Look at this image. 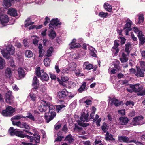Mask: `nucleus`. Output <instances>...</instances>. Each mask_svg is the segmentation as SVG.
I'll use <instances>...</instances> for the list:
<instances>
[{"label":"nucleus","instance_id":"nucleus-56","mask_svg":"<svg viewBox=\"0 0 145 145\" xmlns=\"http://www.w3.org/2000/svg\"><path fill=\"white\" fill-rule=\"evenodd\" d=\"M0 51L1 52V54L4 57H6L7 56L8 54L5 52L4 50L2 49H0Z\"/></svg>","mask_w":145,"mask_h":145},{"label":"nucleus","instance_id":"nucleus-45","mask_svg":"<svg viewBox=\"0 0 145 145\" xmlns=\"http://www.w3.org/2000/svg\"><path fill=\"white\" fill-rule=\"evenodd\" d=\"M65 106L63 104H61L57 106L56 110L58 112H59V111L61 110L63 108L65 107Z\"/></svg>","mask_w":145,"mask_h":145},{"label":"nucleus","instance_id":"nucleus-34","mask_svg":"<svg viewBox=\"0 0 145 145\" xmlns=\"http://www.w3.org/2000/svg\"><path fill=\"white\" fill-rule=\"evenodd\" d=\"M25 56L28 58H31L33 56L32 52L29 50H26L25 52Z\"/></svg>","mask_w":145,"mask_h":145},{"label":"nucleus","instance_id":"nucleus-51","mask_svg":"<svg viewBox=\"0 0 145 145\" xmlns=\"http://www.w3.org/2000/svg\"><path fill=\"white\" fill-rule=\"evenodd\" d=\"M93 108H94L95 109V110H94V109H93V111L90 114V116L91 117L90 118V119H94V120H95V119H94V116L95 113V111L96 110V108L94 107H93Z\"/></svg>","mask_w":145,"mask_h":145},{"label":"nucleus","instance_id":"nucleus-48","mask_svg":"<svg viewBox=\"0 0 145 145\" xmlns=\"http://www.w3.org/2000/svg\"><path fill=\"white\" fill-rule=\"evenodd\" d=\"M128 84L129 85V87L127 88L126 89L127 91L129 93H132L133 92H134V89L131 87V86H132L133 85L129 84Z\"/></svg>","mask_w":145,"mask_h":145},{"label":"nucleus","instance_id":"nucleus-52","mask_svg":"<svg viewBox=\"0 0 145 145\" xmlns=\"http://www.w3.org/2000/svg\"><path fill=\"white\" fill-rule=\"evenodd\" d=\"M13 125H16L18 127H20V125L21 124V122L20 121H12Z\"/></svg>","mask_w":145,"mask_h":145},{"label":"nucleus","instance_id":"nucleus-32","mask_svg":"<svg viewBox=\"0 0 145 145\" xmlns=\"http://www.w3.org/2000/svg\"><path fill=\"white\" fill-rule=\"evenodd\" d=\"M31 19L30 17H29L25 21V22L26 23L25 24V27H27L34 24V22L31 21Z\"/></svg>","mask_w":145,"mask_h":145},{"label":"nucleus","instance_id":"nucleus-4","mask_svg":"<svg viewBox=\"0 0 145 145\" xmlns=\"http://www.w3.org/2000/svg\"><path fill=\"white\" fill-rule=\"evenodd\" d=\"M14 97L11 91H8L5 94V100L6 102L9 105H12L14 103Z\"/></svg>","mask_w":145,"mask_h":145},{"label":"nucleus","instance_id":"nucleus-47","mask_svg":"<svg viewBox=\"0 0 145 145\" xmlns=\"http://www.w3.org/2000/svg\"><path fill=\"white\" fill-rule=\"evenodd\" d=\"M49 35V37L51 38L52 39H53L56 36V34L54 31H52L50 32Z\"/></svg>","mask_w":145,"mask_h":145},{"label":"nucleus","instance_id":"nucleus-8","mask_svg":"<svg viewBox=\"0 0 145 145\" xmlns=\"http://www.w3.org/2000/svg\"><path fill=\"white\" fill-rule=\"evenodd\" d=\"M33 136H29L31 137L29 138L27 137V138L30 140L31 142H33V140H35V143L38 144H39L40 142V136L38 134H35L33 135Z\"/></svg>","mask_w":145,"mask_h":145},{"label":"nucleus","instance_id":"nucleus-61","mask_svg":"<svg viewBox=\"0 0 145 145\" xmlns=\"http://www.w3.org/2000/svg\"><path fill=\"white\" fill-rule=\"evenodd\" d=\"M120 60L122 63L125 62H127L128 59L127 58H120Z\"/></svg>","mask_w":145,"mask_h":145},{"label":"nucleus","instance_id":"nucleus-59","mask_svg":"<svg viewBox=\"0 0 145 145\" xmlns=\"http://www.w3.org/2000/svg\"><path fill=\"white\" fill-rule=\"evenodd\" d=\"M69 71V70L67 68H65L63 69L61 71L62 74H67L68 72Z\"/></svg>","mask_w":145,"mask_h":145},{"label":"nucleus","instance_id":"nucleus-38","mask_svg":"<svg viewBox=\"0 0 145 145\" xmlns=\"http://www.w3.org/2000/svg\"><path fill=\"white\" fill-rule=\"evenodd\" d=\"M138 39L139 46L143 45L145 43V38L144 37H140Z\"/></svg>","mask_w":145,"mask_h":145},{"label":"nucleus","instance_id":"nucleus-12","mask_svg":"<svg viewBox=\"0 0 145 145\" xmlns=\"http://www.w3.org/2000/svg\"><path fill=\"white\" fill-rule=\"evenodd\" d=\"M76 39H74L70 43L69 45L70 46V49H74L75 48H77L80 47L81 45L80 44L76 43Z\"/></svg>","mask_w":145,"mask_h":145},{"label":"nucleus","instance_id":"nucleus-50","mask_svg":"<svg viewBox=\"0 0 145 145\" xmlns=\"http://www.w3.org/2000/svg\"><path fill=\"white\" fill-rule=\"evenodd\" d=\"M29 96L32 101H35L36 97L34 93H30L29 94Z\"/></svg>","mask_w":145,"mask_h":145},{"label":"nucleus","instance_id":"nucleus-46","mask_svg":"<svg viewBox=\"0 0 145 145\" xmlns=\"http://www.w3.org/2000/svg\"><path fill=\"white\" fill-rule=\"evenodd\" d=\"M108 13L107 12L105 13L103 12H101L99 13V16L101 17L106 18L108 15Z\"/></svg>","mask_w":145,"mask_h":145},{"label":"nucleus","instance_id":"nucleus-36","mask_svg":"<svg viewBox=\"0 0 145 145\" xmlns=\"http://www.w3.org/2000/svg\"><path fill=\"white\" fill-rule=\"evenodd\" d=\"M5 60L0 57V70L3 69L5 66Z\"/></svg>","mask_w":145,"mask_h":145},{"label":"nucleus","instance_id":"nucleus-13","mask_svg":"<svg viewBox=\"0 0 145 145\" xmlns=\"http://www.w3.org/2000/svg\"><path fill=\"white\" fill-rule=\"evenodd\" d=\"M14 0H3V5L6 9H7L12 5V2Z\"/></svg>","mask_w":145,"mask_h":145},{"label":"nucleus","instance_id":"nucleus-40","mask_svg":"<svg viewBox=\"0 0 145 145\" xmlns=\"http://www.w3.org/2000/svg\"><path fill=\"white\" fill-rule=\"evenodd\" d=\"M35 121V123L40 124L42 122V119L40 116H38L35 119V121Z\"/></svg>","mask_w":145,"mask_h":145},{"label":"nucleus","instance_id":"nucleus-3","mask_svg":"<svg viewBox=\"0 0 145 145\" xmlns=\"http://www.w3.org/2000/svg\"><path fill=\"white\" fill-rule=\"evenodd\" d=\"M130 138H129L126 136H120L118 137V140L120 142H124L127 143L134 142L137 145H144L142 143L140 142L134 140H131Z\"/></svg>","mask_w":145,"mask_h":145},{"label":"nucleus","instance_id":"nucleus-27","mask_svg":"<svg viewBox=\"0 0 145 145\" xmlns=\"http://www.w3.org/2000/svg\"><path fill=\"white\" fill-rule=\"evenodd\" d=\"M80 119L83 122H88L90 121V119L86 116V114L84 112L82 114L80 117Z\"/></svg>","mask_w":145,"mask_h":145},{"label":"nucleus","instance_id":"nucleus-53","mask_svg":"<svg viewBox=\"0 0 145 145\" xmlns=\"http://www.w3.org/2000/svg\"><path fill=\"white\" fill-rule=\"evenodd\" d=\"M118 38L119 39L121 40L120 42L122 45L123 44L125 43L126 39L125 38L119 37Z\"/></svg>","mask_w":145,"mask_h":145},{"label":"nucleus","instance_id":"nucleus-54","mask_svg":"<svg viewBox=\"0 0 145 145\" xmlns=\"http://www.w3.org/2000/svg\"><path fill=\"white\" fill-rule=\"evenodd\" d=\"M55 69L57 73H59L60 72V70L59 69L58 64H57V63L55 67Z\"/></svg>","mask_w":145,"mask_h":145},{"label":"nucleus","instance_id":"nucleus-55","mask_svg":"<svg viewBox=\"0 0 145 145\" xmlns=\"http://www.w3.org/2000/svg\"><path fill=\"white\" fill-rule=\"evenodd\" d=\"M137 94L138 96H144L145 95V89L143 90H141L138 92Z\"/></svg>","mask_w":145,"mask_h":145},{"label":"nucleus","instance_id":"nucleus-6","mask_svg":"<svg viewBox=\"0 0 145 145\" xmlns=\"http://www.w3.org/2000/svg\"><path fill=\"white\" fill-rule=\"evenodd\" d=\"M32 85L33 88L31 89V92L36 91L39 86V81L36 76H34L33 78Z\"/></svg>","mask_w":145,"mask_h":145},{"label":"nucleus","instance_id":"nucleus-5","mask_svg":"<svg viewBox=\"0 0 145 145\" xmlns=\"http://www.w3.org/2000/svg\"><path fill=\"white\" fill-rule=\"evenodd\" d=\"M132 21L129 20L127 19L123 28V31L126 35H128L129 32L132 30Z\"/></svg>","mask_w":145,"mask_h":145},{"label":"nucleus","instance_id":"nucleus-23","mask_svg":"<svg viewBox=\"0 0 145 145\" xmlns=\"http://www.w3.org/2000/svg\"><path fill=\"white\" fill-rule=\"evenodd\" d=\"M93 66L92 64L89 63L88 61L84 62L83 66V68L87 70H90L93 69Z\"/></svg>","mask_w":145,"mask_h":145},{"label":"nucleus","instance_id":"nucleus-26","mask_svg":"<svg viewBox=\"0 0 145 145\" xmlns=\"http://www.w3.org/2000/svg\"><path fill=\"white\" fill-rule=\"evenodd\" d=\"M131 44L130 42H128L125 44V51L128 54H129L130 53L131 49Z\"/></svg>","mask_w":145,"mask_h":145},{"label":"nucleus","instance_id":"nucleus-11","mask_svg":"<svg viewBox=\"0 0 145 145\" xmlns=\"http://www.w3.org/2000/svg\"><path fill=\"white\" fill-rule=\"evenodd\" d=\"M68 94V92L65 89H64L58 92L57 97L59 99L65 98Z\"/></svg>","mask_w":145,"mask_h":145},{"label":"nucleus","instance_id":"nucleus-24","mask_svg":"<svg viewBox=\"0 0 145 145\" xmlns=\"http://www.w3.org/2000/svg\"><path fill=\"white\" fill-rule=\"evenodd\" d=\"M89 48L90 50V55L93 57L96 58L97 57V56L96 54L97 51L95 50V49L92 47H89Z\"/></svg>","mask_w":145,"mask_h":145},{"label":"nucleus","instance_id":"nucleus-2","mask_svg":"<svg viewBox=\"0 0 145 145\" xmlns=\"http://www.w3.org/2000/svg\"><path fill=\"white\" fill-rule=\"evenodd\" d=\"M40 67L36 68V74L38 77H40L41 80L44 82H47L49 79V78L48 74L44 72V71L40 70Z\"/></svg>","mask_w":145,"mask_h":145},{"label":"nucleus","instance_id":"nucleus-37","mask_svg":"<svg viewBox=\"0 0 145 145\" xmlns=\"http://www.w3.org/2000/svg\"><path fill=\"white\" fill-rule=\"evenodd\" d=\"M29 118L31 120L34 121H35V117L30 112H28L27 113V115L26 116H24V118Z\"/></svg>","mask_w":145,"mask_h":145},{"label":"nucleus","instance_id":"nucleus-42","mask_svg":"<svg viewBox=\"0 0 145 145\" xmlns=\"http://www.w3.org/2000/svg\"><path fill=\"white\" fill-rule=\"evenodd\" d=\"M2 115L4 117H10L8 111L6 108L5 110H3L1 112Z\"/></svg>","mask_w":145,"mask_h":145},{"label":"nucleus","instance_id":"nucleus-44","mask_svg":"<svg viewBox=\"0 0 145 145\" xmlns=\"http://www.w3.org/2000/svg\"><path fill=\"white\" fill-rule=\"evenodd\" d=\"M21 118H24V116H23L21 114H18L13 117L12 118V119H13L14 120H19Z\"/></svg>","mask_w":145,"mask_h":145},{"label":"nucleus","instance_id":"nucleus-22","mask_svg":"<svg viewBox=\"0 0 145 145\" xmlns=\"http://www.w3.org/2000/svg\"><path fill=\"white\" fill-rule=\"evenodd\" d=\"M8 13L12 16L15 17L17 16V11L15 9L10 8L8 10Z\"/></svg>","mask_w":145,"mask_h":145},{"label":"nucleus","instance_id":"nucleus-9","mask_svg":"<svg viewBox=\"0 0 145 145\" xmlns=\"http://www.w3.org/2000/svg\"><path fill=\"white\" fill-rule=\"evenodd\" d=\"M61 24V23L58 20V18H56L55 19H52L50 21L49 24V27H51V26H57Z\"/></svg>","mask_w":145,"mask_h":145},{"label":"nucleus","instance_id":"nucleus-35","mask_svg":"<svg viewBox=\"0 0 145 145\" xmlns=\"http://www.w3.org/2000/svg\"><path fill=\"white\" fill-rule=\"evenodd\" d=\"M21 123L20 128H24L28 130L30 129V128L27 123L26 122H21Z\"/></svg>","mask_w":145,"mask_h":145},{"label":"nucleus","instance_id":"nucleus-60","mask_svg":"<svg viewBox=\"0 0 145 145\" xmlns=\"http://www.w3.org/2000/svg\"><path fill=\"white\" fill-rule=\"evenodd\" d=\"M23 44L25 47L29 46V45L28 44L27 41L26 39H24L23 40Z\"/></svg>","mask_w":145,"mask_h":145},{"label":"nucleus","instance_id":"nucleus-29","mask_svg":"<svg viewBox=\"0 0 145 145\" xmlns=\"http://www.w3.org/2000/svg\"><path fill=\"white\" fill-rule=\"evenodd\" d=\"M19 77L20 78H23L25 76L24 69L22 68H19L18 70Z\"/></svg>","mask_w":145,"mask_h":145},{"label":"nucleus","instance_id":"nucleus-31","mask_svg":"<svg viewBox=\"0 0 145 145\" xmlns=\"http://www.w3.org/2000/svg\"><path fill=\"white\" fill-rule=\"evenodd\" d=\"M104 7L105 9L109 12H111L112 11V7L108 3H105L104 5Z\"/></svg>","mask_w":145,"mask_h":145},{"label":"nucleus","instance_id":"nucleus-39","mask_svg":"<svg viewBox=\"0 0 145 145\" xmlns=\"http://www.w3.org/2000/svg\"><path fill=\"white\" fill-rule=\"evenodd\" d=\"M138 21V23L140 24L143 22L144 20V15L142 14H139Z\"/></svg>","mask_w":145,"mask_h":145},{"label":"nucleus","instance_id":"nucleus-43","mask_svg":"<svg viewBox=\"0 0 145 145\" xmlns=\"http://www.w3.org/2000/svg\"><path fill=\"white\" fill-rule=\"evenodd\" d=\"M53 50V48L52 47L50 48L47 50L46 56L48 57H49L51 56V54Z\"/></svg>","mask_w":145,"mask_h":145},{"label":"nucleus","instance_id":"nucleus-17","mask_svg":"<svg viewBox=\"0 0 145 145\" xmlns=\"http://www.w3.org/2000/svg\"><path fill=\"white\" fill-rule=\"evenodd\" d=\"M4 74L6 78H10L12 76V71L11 69L9 68L6 69L5 70Z\"/></svg>","mask_w":145,"mask_h":145},{"label":"nucleus","instance_id":"nucleus-49","mask_svg":"<svg viewBox=\"0 0 145 145\" xmlns=\"http://www.w3.org/2000/svg\"><path fill=\"white\" fill-rule=\"evenodd\" d=\"M106 139V140H109L110 141H112L114 140V139L113 138V136L111 134L107 136Z\"/></svg>","mask_w":145,"mask_h":145},{"label":"nucleus","instance_id":"nucleus-15","mask_svg":"<svg viewBox=\"0 0 145 145\" xmlns=\"http://www.w3.org/2000/svg\"><path fill=\"white\" fill-rule=\"evenodd\" d=\"M16 133L15 135L18 136L19 137L22 138H24V137H26L27 138V137H28L29 138L31 137H29V136L27 135L23 134V133L22 131H20L19 129H17Z\"/></svg>","mask_w":145,"mask_h":145},{"label":"nucleus","instance_id":"nucleus-28","mask_svg":"<svg viewBox=\"0 0 145 145\" xmlns=\"http://www.w3.org/2000/svg\"><path fill=\"white\" fill-rule=\"evenodd\" d=\"M65 140L66 141H68V142L70 144L74 141L73 136L71 134L68 135L65 138Z\"/></svg>","mask_w":145,"mask_h":145},{"label":"nucleus","instance_id":"nucleus-16","mask_svg":"<svg viewBox=\"0 0 145 145\" xmlns=\"http://www.w3.org/2000/svg\"><path fill=\"white\" fill-rule=\"evenodd\" d=\"M110 101H111V103H110V101L109 102V103H110L111 106H112L113 105H114L118 107L120 106L121 104V102L120 101V102L118 100L114 98H112L110 99Z\"/></svg>","mask_w":145,"mask_h":145},{"label":"nucleus","instance_id":"nucleus-14","mask_svg":"<svg viewBox=\"0 0 145 145\" xmlns=\"http://www.w3.org/2000/svg\"><path fill=\"white\" fill-rule=\"evenodd\" d=\"M143 118V117L142 116H138L135 117L132 120V124L135 125H139V122Z\"/></svg>","mask_w":145,"mask_h":145},{"label":"nucleus","instance_id":"nucleus-62","mask_svg":"<svg viewBox=\"0 0 145 145\" xmlns=\"http://www.w3.org/2000/svg\"><path fill=\"white\" fill-rule=\"evenodd\" d=\"M50 76L52 80H56V76L52 74L51 72H50Z\"/></svg>","mask_w":145,"mask_h":145},{"label":"nucleus","instance_id":"nucleus-20","mask_svg":"<svg viewBox=\"0 0 145 145\" xmlns=\"http://www.w3.org/2000/svg\"><path fill=\"white\" fill-rule=\"evenodd\" d=\"M6 108L8 111L10 117L12 116L15 111V109L10 106H7Z\"/></svg>","mask_w":145,"mask_h":145},{"label":"nucleus","instance_id":"nucleus-58","mask_svg":"<svg viewBox=\"0 0 145 145\" xmlns=\"http://www.w3.org/2000/svg\"><path fill=\"white\" fill-rule=\"evenodd\" d=\"M83 102L86 103L87 105H89L91 104L92 101L90 99H86Z\"/></svg>","mask_w":145,"mask_h":145},{"label":"nucleus","instance_id":"nucleus-7","mask_svg":"<svg viewBox=\"0 0 145 145\" xmlns=\"http://www.w3.org/2000/svg\"><path fill=\"white\" fill-rule=\"evenodd\" d=\"M0 21L3 25L6 26L7 25V23L9 21V18L7 15H1L0 16Z\"/></svg>","mask_w":145,"mask_h":145},{"label":"nucleus","instance_id":"nucleus-25","mask_svg":"<svg viewBox=\"0 0 145 145\" xmlns=\"http://www.w3.org/2000/svg\"><path fill=\"white\" fill-rule=\"evenodd\" d=\"M86 82H84L83 83L78 89V91L79 93H82L83 91L87 90V88L86 87Z\"/></svg>","mask_w":145,"mask_h":145},{"label":"nucleus","instance_id":"nucleus-19","mask_svg":"<svg viewBox=\"0 0 145 145\" xmlns=\"http://www.w3.org/2000/svg\"><path fill=\"white\" fill-rule=\"evenodd\" d=\"M139 84L137 83L136 84L133 85L131 86V87L133 88L134 90V92H138L141 91L142 89V86H139Z\"/></svg>","mask_w":145,"mask_h":145},{"label":"nucleus","instance_id":"nucleus-1","mask_svg":"<svg viewBox=\"0 0 145 145\" xmlns=\"http://www.w3.org/2000/svg\"><path fill=\"white\" fill-rule=\"evenodd\" d=\"M41 104L38 107L39 110L41 112H45L48 108H49V112L46 113L45 116L46 121L48 123L56 116V113L55 112V108L53 105H50V103L44 100L40 101Z\"/></svg>","mask_w":145,"mask_h":145},{"label":"nucleus","instance_id":"nucleus-33","mask_svg":"<svg viewBox=\"0 0 145 145\" xmlns=\"http://www.w3.org/2000/svg\"><path fill=\"white\" fill-rule=\"evenodd\" d=\"M61 133L62 132L60 131L57 133V135L58 137L56 139L54 142L56 141H60L62 139L64 138V137L61 135Z\"/></svg>","mask_w":145,"mask_h":145},{"label":"nucleus","instance_id":"nucleus-57","mask_svg":"<svg viewBox=\"0 0 145 145\" xmlns=\"http://www.w3.org/2000/svg\"><path fill=\"white\" fill-rule=\"evenodd\" d=\"M107 125L106 123L105 122L103 123V125L101 126V129L102 130L105 132L106 129Z\"/></svg>","mask_w":145,"mask_h":145},{"label":"nucleus","instance_id":"nucleus-21","mask_svg":"<svg viewBox=\"0 0 145 145\" xmlns=\"http://www.w3.org/2000/svg\"><path fill=\"white\" fill-rule=\"evenodd\" d=\"M120 124L123 125L127 124L129 121L128 118L126 117H121L119 118Z\"/></svg>","mask_w":145,"mask_h":145},{"label":"nucleus","instance_id":"nucleus-10","mask_svg":"<svg viewBox=\"0 0 145 145\" xmlns=\"http://www.w3.org/2000/svg\"><path fill=\"white\" fill-rule=\"evenodd\" d=\"M137 72L135 74V76L137 77H144V70L142 69H140L139 67L136 66Z\"/></svg>","mask_w":145,"mask_h":145},{"label":"nucleus","instance_id":"nucleus-30","mask_svg":"<svg viewBox=\"0 0 145 145\" xmlns=\"http://www.w3.org/2000/svg\"><path fill=\"white\" fill-rule=\"evenodd\" d=\"M17 129H14L13 127H11L9 128L8 132L11 136H14Z\"/></svg>","mask_w":145,"mask_h":145},{"label":"nucleus","instance_id":"nucleus-64","mask_svg":"<svg viewBox=\"0 0 145 145\" xmlns=\"http://www.w3.org/2000/svg\"><path fill=\"white\" fill-rule=\"evenodd\" d=\"M69 66L70 68H71L72 67L73 68H75L76 67V64L74 62L72 63L69 64Z\"/></svg>","mask_w":145,"mask_h":145},{"label":"nucleus","instance_id":"nucleus-18","mask_svg":"<svg viewBox=\"0 0 145 145\" xmlns=\"http://www.w3.org/2000/svg\"><path fill=\"white\" fill-rule=\"evenodd\" d=\"M6 49L10 55H12L15 52V48L11 45H7L6 47Z\"/></svg>","mask_w":145,"mask_h":145},{"label":"nucleus","instance_id":"nucleus-63","mask_svg":"<svg viewBox=\"0 0 145 145\" xmlns=\"http://www.w3.org/2000/svg\"><path fill=\"white\" fill-rule=\"evenodd\" d=\"M45 21L44 22V25L45 26L50 21V20L49 18L48 17H46L45 18Z\"/></svg>","mask_w":145,"mask_h":145},{"label":"nucleus","instance_id":"nucleus-41","mask_svg":"<svg viewBox=\"0 0 145 145\" xmlns=\"http://www.w3.org/2000/svg\"><path fill=\"white\" fill-rule=\"evenodd\" d=\"M50 59L48 57L44 59V63L46 67L50 65Z\"/></svg>","mask_w":145,"mask_h":145}]
</instances>
